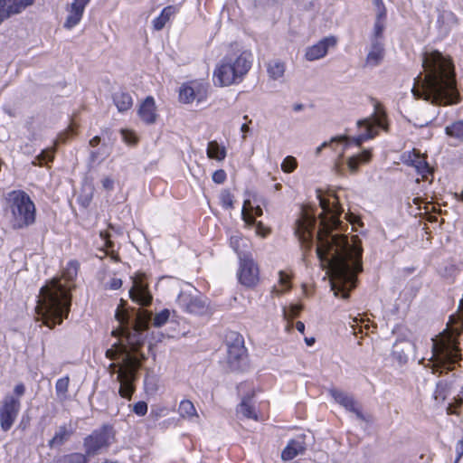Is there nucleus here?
Returning <instances> with one entry per match:
<instances>
[{"instance_id": "f257e3e1", "label": "nucleus", "mask_w": 463, "mask_h": 463, "mask_svg": "<svg viewBox=\"0 0 463 463\" xmlns=\"http://www.w3.org/2000/svg\"><path fill=\"white\" fill-rule=\"evenodd\" d=\"M319 201L323 213L319 214L317 255L329 276L335 296L342 293V298H347L349 291L355 287L357 273L363 269V250L356 236L349 239L346 235L332 232L340 223L341 209L337 202H333L331 207L328 200L320 198Z\"/></svg>"}, {"instance_id": "f03ea898", "label": "nucleus", "mask_w": 463, "mask_h": 463, "mask_svg": "<svg viewBox=\"0 0 463 463\" xmlns=\"http://www.w3.org/2000/svg\"><path fill=\"white\" fill-rule=\"evenodd\" d=\"M126 302L121 299L116 312V318L120 326L113 331L115 335H119V341L113 345L111 349L107 350L106 355L114 359L117 363L109 365L110 373L117 374V381L119 383L118 393L122 398L130 399L134 391V383L137 380V373L141 366L145 354L141 352L148 324L160 327L165 325L169 317L170 311L164 309L156 313L152 318V313L147 310L138 309L131 327L129 325V315L125 308Z\"/></svg>"}, {"instance_id": "7ed1b4c3", "label": "nucleus", "mask_w": 463, "mask_h": 463, "mask_svg": "<svg viewBox=\"0 0 463 463\" xmlns=\"http://www.w3.org/2000/svg\"><path fill=\"white\" fill-rule=\"evenodd\" d=\"M422 66L424 76L420 74L415 79L411 90L414 97L439 106L458 103L459 93L451 59L434 51L424 55Z\"/></svg>"}, {"instance_id": "20e7f679", "label": "nucleus", "mask_w": 463, "mask_h": 463, "mask_svg": "<svg viewBox=\"0 0 463 463\" xmlns=\"http://www.w3.org/2000/svg\"><path fill=\"white\" fill-rule=\"evenodd\" d=\"M79 263L71 261L61 278H54L41 289L35 307L37 320L52 328L67 317L71 307V282L76 278Z\"/></svg>"}, {"instance_id": "39448f33", "label": "nucleus", "mask_w": 463, "mask_h": 463, "mask_svg": "<svg viewBox=\"0 0 463 463\" xmlns=\"http://www.w3.org/2000/svg\"><path fill=\"white\" fill-rule=\"evenodd\" d=\"M251 68L250 54L228 55L214 66L212 80L215 87L227 88L241 83Z\"/></svg>"}, {"instance_id": "423d86ee", "label": "nucleus", "mask_w": 463, "mask_h": 463, "mask_svg": "<svg viewBox=\"0 0 463 463\" xmlns=\"http://www.w3.org/2000/svg\"><path fill=\"white\" fill-rule=\"evenodd\" d=\"M460 359L458 349L450 333L445 332L432 339V357L426 367L432 369V373L443 370H453L454 364Z\"/></svg>"}, {"instance_id": "0eeeda50", "label": "nucleus", "mask_w": 463, "mask_h": 463, "mask_svg": "<svg viewBox=\"0 0 463 463\" xmlns=\"http://www.w3.org/2000/svg\"><path fill=\"white\" fill-rule=\"evenodd\" d=\"M7 205L15 228H23L34 222L35 206L24 191H13L7 195Z\"/></svg>"}, {"instance_id": "6e6552de", "label": "nucleus", "mask_w": 463, "mask_h": 463, "mask_svg": "<svg viewBox=\"0 0 463 463\" xmlns=\"http://www.w3.org/2000/svg\"><path fill=\"white\" fill-rule=\"evenodd\" d=\"M315 223L316 218L314 212L309 208H304L301 212V216L297 220L295 232L299 241L303 244H306L307 249H309L311 245Z\"/></svg>"}, {"instance_id": "1a4fd4ad", "label": "nucleus", "mask_w": 463, "mask_h": 463, "mask_svg": "<svg viewBox=\"0 0 463 463\" xmlns=\"http://www.w3.org/2000/svg\"><path fill=\"white\" fill-rule=\"evenodd\" d=\"M238 278L241 284L247 288L255 287L260 281V269L256 262L248 255L240 257Z\"/></svg>"}, {"instance_id": "9d476101", "label": "nucleus", "mask_w": 463, "mask_h": 463, "mask_svg": "<svg viewBox=\"0 0 463 463\" xmlns=\"http://www.w3.org/2000/svg\"><path fill=\"white\" fill-rule=\"evenodd\" d=\"M20 401L13 395H7L0 405V426L4 431L9 430L20 410Z\"/></svg>"}, {"instance_id": "9b49d317", "label": "nucleus", "mask_w": 463, "mask_h": 463, "mask_svg": "<svg viewBox=\"0 0 463 463\" xmlns=\"http://www.w3.org/2000/svg\"><path fill=\"white\" fill-rule=\"evenodd\" d=\"M112 439V430L109 427H104L85 439L84 446L86 452L88 454H95L99 449L109 446Z\"/></svg>"}, {"instance_id": "f8f14e48", "label": "nucleus", "mask_w": 463, "mask_h": 463, "mask_svg": "<svg viewBox=\"0 0 463 463\" xmlns=\"http://www.w3.org/2000/svg\"><path fill=\"white\" fill-rule=\"evenodd\" d=\"M145 274L137 273L133 278V285L129 289L130 298L141 306H149L152 295L148 291V285L145 282Z\"/></svg>"}, {"instance_id": "ddd939ff", "label": "nucleus", "mask_w": 463, "mask_h": 463, "mask_svg": "<svg viewBox=\"0 0 463 463\" xmlns=\"http://www.w3.org/2000/svg\"><path fill=\"white\" fill-rule=\"evenodd\" d=\"M383 119L384 114H382L380 116H373L370 118L358 121V127L363 128L364 132L361 133L357 137L354 138V142L357 146H361L364 140L376 136L378 133V128H383L386 130L387 126L384 125Z\"/></svg>"}, {"instance_id": "4468645a", "label": "nucleus", "mask_w": 463, "mask_h": 463, "mask_svg": "<svg viewBox=\"0 0 463 463\" xmlns=\"http://www.w3.org/2000/svg\"><path fill=\"white\" fill-rule=\"evenodd\" d=\"M246 355L243 337L239 334H232V342L228 343L227 360L231 367L234 370L240 368V362Z\"/></svg>"}, {"instance_id": "2eb2a0df", "label": "nucleus", "mask_w": 463, "mask_h": 463, "mask_svg": "<svg viewBox=\"0 0 463 463\" xmlns=\"http://www.w3.org/2000/svg\"><path fill=\"white\" fill-rule=\"evenodd\" d=\"M336 39L334 36L323 38L317 43L307 47L305 52V58L308 61H313L324 58L329 48L335 46Z\"/></svg>"}, {"instance_id": "dca6fc26", "label": "nucleus", "mask_w": 463, "mask_h": 463, "mask_svg": "<svg viewBox=\"0 0 463 463\" xmlns=\"http://www.w3.org/2000/svg\"><path fill=\"white\" fill-rule=\"evenodd\" d=\"M262 209L260 205L254 206L250 200H245L241 210L242 219L247 225L256 224V233L260 236H265L268 230L262 225L261 222H255V216H260Z\"/></svg>"}, {"instance_id": "f3484780", "label": "nucleus", "mask_w": 463, "mask_h": 463, "mask_svg": "<svg viewBox=\"0 0 463 463\" xmlns=\"http://www.w3.org/2000/svg\"><path fill=\"white\" fill-rule=\"evenodd\" d=\"M137 114L140 119L147 125H152L156 122L158 114L153 97H146L141 102L137 109Z\"/></svg>"}, {"instance_id": "a211bd4d", "label": "nucleus", "mask_w": 463, "mask_h": 463, "mask_svg": "<svg viewBox=\"0 0 463 463\" xmlns=\"http://www.w3.org/2000/svg\"><path fill=\"white\" fill-rule=\"evenodd\" d=\"M34 0H0V23L11 14L20 13Z\"/></svg>"}, {"instance_id": "6ab92c4d", "label": "nucleus", "mask_w": 463, "mask_h": 463, "mask_svg": "<svg viewBox=\"0 0 463 463\" xmlns=\"http://www.w3.org/2000/svg\"><path fill=\"white\" fill-rule=\"evenodd\" d=\"M90 0H74L68 8L64 26L68 29L75 26L81 19L84 8Z\"/></svg>"}, {"instance_id": "aec40b11", "label": "nucleus", "mask_w": 463, "mask_h": 463, "mask_svg": "<svg viewBox=\"0 0 463 463\" xmlns=\"http://www.w3.org/2000/svg\"><path fill=\"white\" fill-rule=\"evenodd\" d=\"M332 396L335 402L344 406L346 410L356 414L358 418H363L358 403L354 401L353 397L341 391L333 390L331 391Z\"/></svg>"}, {"instance_id": "412c9836", "label": "nucleus", "mask_w": 463, "mask_h": 463, "mask_svg": "<svg viewBox=\"0 0 463 463\" xmlns=\"http://www.w3.org/2000/svg\"><path fill=\"white\" fill-rule=\"evenodd\" d=\"M306 450V444L303 438L290 440L281 453L284 461L291 460L297 456L303 454Z\"/></svg>"}, {"instance_id": "4be33fe9", "label": "nucleus", "mask_w": 463, "mask_h": 463, "mask_svg": "<svg viewBox=\"0 0 463 463\" xmlns=\"http://www.w3.org/2000/svg\"><path fill=\"white\" fill-rule=\"evenodd\" d=\"M384 57V48L383 44L379 41H375L373 43L370 52H368L364 66L365 67H374L380 64Z\"/></svg>"}, {"instance_id": "5701e85b", "label": "nucleus", "mask_w": 463, "mask_h": 463, "mask_svg": "<svg viewBox=\"0 0 463 463\" xmlns=\"http://www.w3.org/2000/svg\"><path fill=\"white\" fill-rule=\"evenodd\" d=\"M267 71L272 80H279L285 74V62L277 59L271 60L267 64Z\"/></svg>"}, {"instance_id": "b1692460", "label": "nucleus", "mask_w": 463, "mask_h": 463, "mask_svg": "<svg viewBox=\"0 0 463 463\" xmlns=\"http://www.w3.org/2000/svg\"><path fill=\"white\" fill-rule=\"evenodd\" d=\"M372 154L369 150H364L357 156H351L347 159L346 164L351 173H355L358 170L359 164L367 163L371 160Z\"/></svg>"}, {"instance_id": "393cba45", "label": "nucleus", "mask_w": 463, "mask_h": 463, "mask_svg": "<svg viewBox=\"0 0 463 463\" xmlns=\"http://www.w3.org/2000/svg\"><path fill=\"white\" fill-rule=\"evenodd\" d=\"M207 156L211 159L222 161L226 156L225 147L220 146L216 141H211L207 146Z\"/></svg>"}, {"instance_id": "a878e982", "label": "nucleus", "mask_w": 463, "mask_h": 463, "mask_svg": "<svg viewBox=\"0 0 463 463\" xmlns=\"http://www.w3.org/2000/svg\"><path fill=\"white\" fill-rule=\"evenodd\" d=\"M175 14V8L171 5L163 9L161 14L153 21V27L155 30H161L170 20L171 16Z\"/></svg>"}, {"instance_id": "bb28decb", "label": "nucleus", "mask_w": 463, "mask_h": 463, "mask_svg": "<svg viewBox=\"0 0 463 463\" xmlns=\"http://www.w3.org/2000/svg\"><path fill=\"white\" fill-rule=\"evenodd\" d=\"M114 102L120 112L128 110L133 104L131 96L125 92L116 93L114 96Z\"/></svg>"}, {"instance_id": "cd10ccee", "label": "nucleus", "mask_w": 463, "mask_h": 463, "mask_svg": "<svg viewBox=\"0 0 463 463\" xmlns=\"http://www.w3.org/2000/svg\"><path fill=\"white\" fill-rule=\"evenodd\" d=\"M179 415L184 419L197 418V412L194 403L189 400H184L178 407Z\"/></svg>"}, {"instance_id": "c85d7f7f", "label": "nucleus", "mask_w": 463, "mask_h": 463, "mask_svg": "<svg viewBox=\"0 0 463 463\" xmlns=\"http://www.w3.org/2000/svg\"><path fill=\"white\" fill-rule=\"evenodd\" d=\"M290 288H291L290 276L288 273H286L285 271H280L279 285L275 286L272 288L271 293L276 296H280L284 292L289 290Z\"/></svg>"}, {"instance_id": "c756f323", "label": "nucleus", "mask_w": 463, "mask_h": 463, "mask_svg": "<svg viewBox=\"0 0 463 463\" xmlns=\"http://www.w3.org/2000/svg\"><path fill=\"white\" fill-rule=\"evenodd\" d=\"M413 155L415 156V159L412 160L413 165L415 166L417 171L422 175V178H426V175L431 173V168L429 166L424 157L421 156L419 153H416L414 151Z\"/></svg>"}, {"instance_id": "7c9ffc66", "label": "nucleus", "mask_w": 463, "mask_h": 463, "mask_svg": "<svg viewBox=\"0 0 463 463\" xmlns=\"http://www.w3.org/2000/svg\"><path fill=\"white\" fill-rule=\"evenodd\" d=\"M71 434V432L65 427L60 428L53 438L50 440L49 446L51 448H54L62 445L70 438Z\"/></svg>"}, {"instance_id": "2f4dec72", "label": "nucleus", "mask_w": 463, "mask_h": 463, "mask_svg": "<svg viewBox=\"0 0 463 463\" xmlns=\"http://www.w3.org/2000/svg\"><path fill=\"white\" fill-rule=\"evenodd\" d=\"M237 413L239 417H243L245 419H251L254 420H258L257 412L254 408L250 405L247 402H242L237 410Z\"/></svg>"}, {"instance_id": "473e14b6", "label": "nucleus", "mask_w": 463, "mask_h": 463, "mask_svg": "<svg viewBox=\"0 0 463 463\" xmlns=\"http://www.w3.org/2000/svg\"><path fill=\"white\" fill-rule=\"evenodd\" d=\"M446 134L459 141H463V121H457L446 128Z\"/></svg>"}, {"instance_id": "72a5a7b5", "label": "nucleus", "mask_w": 463, "mask_h": 463, "mask_svg": "<svg viewBox=\"0 0 463 463\" xmlns=\"http://www.w3.org/2000/svg\"><path fill=\"white\" fill-rule=\"evenodd\" d=\"M69 383H70L69 377L61 378L56 382V384H55L56 393H57L58 398L61 401H64L67 398Z\"/></svg>"}, {"instance_id": "f704fd0d", "label": "nucleus", "mask_w": 463, "mask_h": 463, "mask_svg": "<svg viewBox=\"0 0 463 463\" xmlns=\"http://www.w3.org/2000/svg\"><path fill=\"white\" fill-rule=\"evenodd\" d=\"M179 98L184 103H192L196 98L195 91L190 86H182L179 92Z\"/></svg>"}, {"instance_id": "c9c22d12", "label": "nucleus", "mask_w": 463, "mask_h": 463, "mask_svg": "<svg viewBox=\"0 0 463 463\" xmlns=\"http://www.w3.org/2000/svg\"><path fill=\"white\" fill-rule=\"evenodd\" d=\"M231 243L233 247V249L240 254L241 256L245 255L243 253V250H241V246L242 248H248L249 247V241L247 239L240 237V236H232L231 238Z\"/></svg>"}, {"instance_id": "e433bc0d", "label": "nucleus", "mask_w": 463, "mask_h": 463, "mask_svg": "<svg viewBox=\"0 0 463 463\" xmlns=\"http://www.w3.org/2000/svg\"><path fill=\"white\" fill-rule=\"evenodd\" d=\"M302 310V306L299 304L290 305L288 307H285L283 310L284 317L289 321L294 317H298Z\"/></svg>"}, {"instance_id": "4c0bfd02", "label": "nucleus", "mask_w": 463, "mask_h": 463, "mask_svg": "<svg viewBox=\"0 0 463 463\" xmlns=\"http://www.w3.org/2000/svg\"><path fill=\"white\" fill-rule=\"evenodd\" d=\"M188 308L190 312L194 314H203L207 310L204 302L198 299L192 300L188 306Z\"/></svg>"}, {"instance_id": "58836bf2", "label": "nucleus", "mask_w": 463, "mask_h": 463, "mask_svg": "<svg viewBox=\"0 0 463 463\" xmlns=\"http://www.w3.org/2000/svg\"><path fill=\"white\" fill-rule=\"evenodd\" d=\"M296 167L297 160L293 156H287L281 164V168L285 173H291L296 169Z\"/></svg>"}, {"instance_id": "ea45409f", "label": "nucleus", "mask_w": 463, "mask_h": 463, "mask_svg": "<svg viewBox=\"0 0 463 463\" xmlns=\"http://www.w3.org/2000/svg\"><path fill=\"white\" fill-rule=\"evenodd\" d=\"M66 463H87L86 457L80 453H73L65 458Z\"/></svg>"}, {"instance_id": "a19ab883", "label": "nucleus", "mask_w": 463, "mask_h": 463, "mask_svg": "<svg viewBox=\"0 0 463 463\" xmlns=\"http://www.w3.org/2000/svg\"><path fill=\"white\" fill-rule=\"evenodd\" d=\"M348 138L347 137L345 136H341V137H333L330 141L328 142H324L320 146H318L316 150V154L317 155H319L321 150L324 148V147H326V146H331L333 143L335 142H344V141H347Z\"/></svg>"}, {"instance_id": "79ce46f5", "label": "nucleus", "mask_w": 463, "mask_h": 463, "mask_svg": "<svg viewBox=\"0 0 463 463\" xmlns=\"http://www.w3.org/2000/svg\"><path fill=\"white\" fill-rule=\"evenodd\" d=\"M122 137L124 140L128 144H136L137 143V137L134 132L128 130V129H122L121 130Z\"/></svg>"}, {"instance_id": "37998d69", "label": "nucleus", "mask_w": 463, "mask_h": 463, "mask_svg": "<svg viewBox=\"0 0 463 463\" xmlns=\"http://www.w3.org/2000/svg\"><path fill=\"white\" fill-rule=\"evenodd\" d=\"M373 4L376 8V17L384 18L386 10L383 4V1L382 0H373Z\"/></svg>"}, {"instance_id": "c03bdc74", "label": "nucleus", "mask_w": 463, "mask_h": 463, "mask_svg": "<svg viewBox=\"0 0 463 463\" xmlns=\"http://www.w3.org/2000/svg\"><path fill=\"white\" fill-rule=\"evenodd\" d=\"M55 148H52L51 150L43 151V153L38 156V160L40 164L42 161H52L54 156Z\"/></svg>"}, {"instance_id": "a18cd8bd", "label": "nucleus", "mask_w": 463, "mask_h": 463, "mask_svg": "<svg viewBox=\"0 0 463 463\" xmlns=\"http://www.w3.org/2000/svg\"><path fill=\"white\" fill-rule=\"evenodd\" d=\"M101 184L104 190L111 191L114 189L115 180L111 176H105L101 180Z\"/></svg>"}, {"instance_id": "49530a36", "label": "nucleus", "mask_w": 463, "mask_h": 463, "mask_svg": "<svg viewBox=\"0 0 463 463\" xmlns=\"http://www.w3.org/2000/svg\"><path fill=\"white\" fill-rule=\"evenodd\" d=\"M134 411L138 415H145L147 411V404L145 402H138L134 405Z\"/></svg>"}, {"instance_id": "de8ad7c7", "label": "nucleus", "mask_w": 463, "mask_h": 463, "mask_svg": "<svg viewBox=\"0 0 463 463\" xmlns=\"http://www.w3.org/2000/svg\"><path fill=\"white\" fill-rule=\"evenodd\" d=\"M376 18L377 19H376L375 25H374V36L376 38H379V37H381L382 33L383 31L384 24L383 21V18H378V17H376Z\"/></svg>"}, {"instance_id": "09e8293b", "label": "nucleus", "mask_w": 463, "mask_h": 463, "mask_svg": "<svg viewBox=\"0 0 463 463\" xmlns=\"http://www.w3.org/2000/svg\"><path fill=\"white\" fill-rule=\"evenodd\" d=\"M226 179V174L223 170H217L213 175V180L216 184H222Z\"/></svg>"}, {"instance_id": "8fccbe9b", "label": "nucleus", "mask_w": 463, "mask_h": 463, "mask_svg": "<svg viewBox=\"0 0 463 463\" xmlns=\"http://www.w3.org/2000/svg\"><path fill=\"white\" fill-rule=\"evenodd\" d=\"M462 404V400H456L454 403L449 404L447 407V413L448 414H457L456 409L460 407Z\"/></svg>"}, {"instance_id": "3c124183", "label": "nucleus", "mask_w": 463, "mask_h": 463, "mask_svg": "<svg viewBox=\"0 0 463 463\" xmlns=\"http://www.w3.org/2000/svg\"><path fill=\"white\" fill-rule=\"evenodd\" d=\"M222 200L225 207L232 208L233 206L232 196L229 193L223 194Z\"/></svg>"}, {"instance_id": "603ef678", "label": "nucleus", "mask_w": 463, "mask_h": 463, "mask_svg": "<svg viewBox=\"0 0 463 463\" xmlns=\"http://www.w3.org/2000/svg\"><path fill=\"white\" fill-rule=\"evenodd\" d=\"M344 156V153H340L337 160L335 161L334 165V170L336 174L342 175L343 174V168H342V157Z\"/></svg>"}, {"instance_id": "864d4df0", "label": "nucleus", "mask_w": 463, "mask_h": 463, "mask_svg": "<svg viewBox=\"0 0 463 463\" xmlns=\"http://www.w3.org/2000/svg\"><path fill=\"white\" fill-rule=\"evenodd\" d=\"M24 386L23 384H18L14 387V392L15 394V396H14V398H18V400L20 401V398L24 395Z\"/></svg>"}, {"instance_id": "5fc2aeb1", "label": "nucleus", "mask_w": 463, "mask_h": 463, "mask_svg": "<svg viewBox=\"0 0 463 463\" xmlns=\"http://www.w3.org/2000/svg\"><path fill=\"white\" fill-rule=\"evenodd\" d=\"M122 286V280L120 279L114 278L110 281V288L118 289Z\"/></svg>"}, {"instance_id": "6e6d98bb", "label": "nucleus", "mask_w": 463, "mask_h": 463, "mask_svg": "<svg viewBox=\"0 0 463 463\" xmlns=\"http://www.w3.org/2000/svg\"><path fill=\"white\" fill-rule=\"evenodd\" d=\"M100 236L106 240V247L109 248L112 246V242L108 240L109 234L107 232H101Z\"/></svg>"}, {"instance_id": "4d7b16f0", "label": "nucleus", "mask_w": 463, "mask_h": 463, "mask_svg": "<svg viewBox=\"0 0 463 463\" xmlns=\"http://www.w3.org/2000/svg\"><path fill=\"white\" fill-rule=\"evenodd\" d=\"M296 328H297V330H298V331H299L300 333H303V332H304V330H305V325H304V323H303V322H301V321H298V322L296 323Z\"/></svg>"}, {"instance_id": "13d9d810", "label": "nucleus", "mask_w": 463, "mask_h": 463, "mask_svg": "<svg viewBox=\"0 0 463 463\" xmlns=\"http://www.w3.org/2000/svg\"><path fill=\"white\" fill-rule=\"evenodd\" d=\"M100 142V137H94L90 141V145L91 146H96L99 144Z\"/></svg>"}, {"instance_id": "bf43d9fd", "label": "nucleus", "mask_w": 463, "mask_h": 463, "mask_svg": "<svg viewBox=\"0 0 463 463\" xmlns=\"http://www.w3.org/2000/svg\"><path fill=\"white\" fill-rule=\"evenodd\" d=\"M68 135V132L61 134L56 142H62L64 143L66 141V136Z\"/></svg>"}, {"instance_id": "052dcab7", "label": "nucleus", "mask_w": 463, "mask_h": 463, "mask_svg": "<svg viewBox=\"0 0 463 463\" xmlns=\"http://www.w3.org/2000/svg\"><path fill=\"white\" fill-rule=\"evenodd\" d=\"M249 129H250V128H249V126H248L247 124H243V125L241 126V131H242L243 133H247V132L249 131Z\"/></svg>"}, {"instance_id": "680f3d73", "label": "nucleus", "mask_w": 463, "mask_h": 463, "mask_svg": "<svg viewBox=\"0 0 463 463\" xmlns=\"http://www.w3.org/2000/svg\"><path fill=\"white\" fill-rule=\"evenodd\" d=\"M306 343L308 345H311L314 344L315 342V339L314 338H306L305 339Z\"/></svg>"}, {"instance_id": "e2e57ef3", "label": "nucleus", "mask_w": 463, "mask_h": 463, "mask_svg": "<svg viewBox=\"0 0 463 463\" xmlns=\"http://www.w3.org/2000/svg\"><path fill=\"white\" fill-rule=\"evenodd\" d=\"M275 188H276V190H280V188H281V184H277L275 185Z\"/></svg>"}, {"instance_id": "0e129e2a", "label": "nucleus", "mask_w": 463, "mask_h": 463, "mask_svg": "<svg viewBox=\"0 0 463 463\" xmlns=\"http://www.w3.org/2000/svg\"><path fill=\"white\" fill-rule=\"evenodd\" d=\"M302 109V105H298L296 106L295 109Z\"/></svg>"}, {"instance_id": "69168bd1", "label": "nucleus", "mask_w": 463, "mask_h": 463, "mask_svg": "<svg viewBox=\"0 0 463 463\" xmlns=\"http://www.w3.org/2000/svg\"><path fill=\"white\" fill-rule=\"evenodd\" d=\"M460 307L463 309V298L462 300L460 301Z\"/></svg>"}, {"instance_id": "338daca9", "label": "nucleus", "mask_w": 463, "mask_h": 463, "mask_svg": "<svg viewBox=\"0 0 463 463\" xmlns=\"http://www.w3.org/2000/svg\"><path fill=\"white\" fill-rule=\"evenodd\" d=\"M460 200L463 201V191H462V194H460Z\"/></svg>"}, {"instance_id": "774afa93", "label": "nucleus", "mask_w": 463, "mask_h": 463, "mask_svg": "<svg viewBox=\"0 0 463 463\" xmlns=\"http://www.w3.org/2000/svg\"><path fill=\"white\" fill-rule=\"evenodd\" d=\"M290 327H291V325H290V324H288V326H287L288 330H289V329H290Z\"/></svg>"}]
</instances>
